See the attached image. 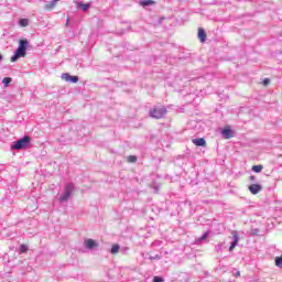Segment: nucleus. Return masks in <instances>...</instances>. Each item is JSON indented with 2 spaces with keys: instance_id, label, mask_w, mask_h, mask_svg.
I'll list each match as a JSON object with an SVG mask.
<instances>
[{
  "instance_id": "6ab92c4d",
  "label": "nucleus",
  "mask_w": 282,
  "mask_h": 282,
  "mask_svg": "<svg viewBox=\"0 0 282 282\" xmlns=\"http://www.w3.org/2000/svg\"><path fill=\"white\" fill-rule=\"evenodd\" d=\"M2 83L6 87H8L11 83H12V78L11 77H4L2 79Z\"/></svg>"
},
{
  "instance_id": "f257e3e1",
  "label": "nucleus",
  "mask_w": 282,
  "mask_h": 282,
  "mask_svg": "<svg viewBox=\"0 0 282 282\" xmlns=\"http://www.w3.org/2000/svg\"><path fill=\"white\" fill-rule=\"evenodd\" d=\"M28 45H29L28 40H20L19 47L15 51V54L11 57V63H17L19 58H24L26 54Z\"/></svg>"
},
{
  "instance_id": "f8f14e48",
  "label": "nucleus",
  "mask_w": 282,
  "mask_h": 282,
  "mask_svg": "<svg viewBox=\"0 0 282 282\" xmlns=\"http://www.w3.org/2000/svg\"><path fill=\"white\" fill-rule=\"evenodd\" d=\"M79 8L80 10H83V12H87V10H89V8H91V3H84V2H79Z\"/></svg>"
},
{
  "instance_id": "9b49d317",
  "label": "nucleus",
  "mask_w": 282,
  "mask_h": 282,
  "mask_svg": "<svg viewBox=\"0 0 282 282\" xmlns=\"http://www.w3.org/2000/svg\"><path fill=\"white\" fill-rule=\"evenodd\" d=\"M237 243H239V236H237V234H234V242H231L229 250H235V248H237Z\"/></svg>"
},
{
  "instance_id": "393cba45",
  "label": "nucleus",
  "mask_w": 282,
  "mask_h": 282,
  "mask_svg": "<svg viewBox=\"0 0 282 282\" xmlns=\"http://www.w3.org/2000/svg\"><path fill=\"white\" fill-rule=\"evenodd\" d=\"M235 276H237V278L241 276V272L238 271V272L235 274Z\"/></svg>"
},
{
  "instance_id": "412c9836",
  "label": "nucleus",
  "mask_w": 282,
  "mask_h": 282,
  "mask_svg": "<svg viewBox=\"0 0 282 282\" xmlns=\"http://www.w3.org/2000/svg\"><path fill=\"white\" fill-rule=\"evenodd\" d=\"M153 282H164V280L160 276H154Z\"/></svg>"
},
{
  "instance_id": "4468645a",
  "label": "nucleus",
  "mask_w": 282,
  "mask_h": 282,
  "mask_svg": "<svg viewBox=\"0 0 282 282\" xmlns=\"http://www.w3.org/2000/svg\"><path fill=\"white\" fill-rule=\"evenodd\" d=\"M141 6L147 7V6H155V1L153 0H143L140 2Z\"/></svg>"
},
{
  "instance_id": "a211bd4d",
  "label": "nucleus",
  "mask_w": 282,
  "mask_h": 282,
  "mask_svg": "<svg viewBox=\"0 0 282 282\" xmlns=\"http://www.w3.org/2000/svg\"><path fill=\"white\" fill-rule=\"evenodd\" d=\"M19 23L21 28H28L30 21H28V19H21Z\"/></svg>"
},
{
  "instance_id": "dca6fc26",
  "label": "nucleus",
  "mask_w": 282,
  "mask_h": 282,
  "mask_svg": "<svg viewBox=\"0 0 282 282\" xmlns=\"http://www.w3.org/2000/svg\"><path fill=\"white\" fill-rule=\"evenodd\" d=\"M54 8H56V3L55 2H50V3L44 6L45 10H54Z\"/></svg>"
},
{
  "instance_id": "39448f33",
  "label": "nucleus",
  "mask_w": 282,
  "mask_h": 282,
  "mask_svg": "<svg viewBox=\"0 0 282 282\" xmlns=\"http://www.w3.org/2000/svg\"><path fill=\"white\" fill-rule=\"evenodd\" d=\"M248 188L251 195H259V193L263 191V186H261V184H251Z\"/></svg>"
},
{
  "instance_id": "1a4fd4ad",
  "label": "nucleus",
  "mask_w": 282,
  "mask_h": 282,
  "mask_svg": "<svg viewBox=\"0 0 282 282\" xmlns=\"http://www.w3.org/2000/svg\"><path fill=\"white\" fill-rule=\"evenodd\" d=\"M200 43H206V31L203 28H198V34H197Z\"/></svg>"
},
{
  "instance_id": "7ed1b4c3",
  "label": "nucleus",
  "mask_w": 282,
  "mask_h": 282,
  "mask_svg": "<svg viewBox=\"0 0 282 282\" xmlns=\"http://www.w3.org/2000/svg\"><path fill=\"white\" fill-rule=\"evenodd\" d=\"M164 116H166V108L165 107L154 108L153 110L150 111V117L154 118L155 120H160Z\"/></svg>"
},
{
  "instance_id": "ddd939ff",
  "label": "nucleus",
  "mask_w": 282,
  "mask_h": 282,
  "mask_svg": "<svg viewBox=\"0 0 282 282\" xmlns=\"http://www.w3.org/2000/svg\"><path fill=\"white\" fill-rule=\"evenodd\" d=\"M110 252L111 254H118V252H120V245L118 243L112 245Z\"/></svg>"
},
{
  "instance_id": "6e6552de",
  "label": "nucleus",
  "mask_w": 282,
  "mask_h": 282,
  "mask_svg": "<svg viewBox=\"0 0 282 282\" xmlns=\"http://www.w3.org/2000/svg\"><path fill=\"white\" fill-rule=\"evenodd\" d=\"M225 140H230V138H232V130L230 129V127H225V129L221 131Z\"/></svg>"
},
{
  "instance_id": "b1692460",
  "label": "nucleus",
  "mask_w": 282,
  "mask_h": 282,
  "mask_svg": "<svg viewBox=\"0 0 282 282\" xmlns=\"http://www.w3.org/2000/svg\"><path fill=\"white\" fill-rule=\"evenodd\" d=\"M249 180H250V182H254L257 178L254 177V175H251V176L249 177Z\"/></svg>"
},
{
  "instance_id": "0eeeda50",
  "label": "nucleus",
  "mask_w": 282,
  "mask_h": 282,
  "mask_svg": "<svg viewBox=\"0 0 282 282\" xmlns=\"http://www.w3.org/2000/svg\"><path fill=\"white\" fill-rule=\"evenodd\" d=\"M86 243V248H88V250H94V248H98V242H96V240L94 239H87L85 240Z\"/></svg>"
},
{
  "instance_id": "4be33fe9",
  "label": "nucleus",
  "mask_w": 282,
  "mask_h": 282,
  "mask_svg": "<svg viewBox=\"0 0 282 282\" xmlns=\"http://www.w3.org/2000/svg\"><path fill=\"white\" fill-rule=\"evenodd\" d=\"M262 85H264V87H268V85H270V79H263Z\"/></svg>"
},
{
  "instance_id": "5701e85b",
  "label": "nucleus",
  "mask_w": 282,
  "mask_h": 282,
  "mask_svg": "<svg viewBox=\"0 0 282 282\" xmlns=\"http://www.w3.org/2000/svg\"><path fill=\"white\" fill-rule=\"evenodd\" d=\"M207 237H208V231L205 232V235L202 238H199V241H204V239H206Z\"/></svg>"
},
{
  "instance_id": "20e7f679",
  "label": "nucleus",
  "mask_w": 282,
  "mask_h": 282,
  "mask_svg": "<svg viewBox=\"0 0 282 282\" xmlns=\"http://www.w3.org/2000/svg\"><path fill=\"white\" fill-rule=\"evenodd\" d=\"M72 191H74V185L67 184L64 195L61 196V202H67V199H69V196L72 195Z\"/></svg>"
},
{
  "instance_id": "423d86ee",
  "label": "nucleus",
  "mask_w": 282,
  "mask_h": 282,
  "mask_svg": "<svg viewBox=\"0 0 282 282\" xmlns=\"http://www.w3.org/2000/svg\"><path fill=\"white\" fill-rule=\"evenodd\" d=\"M61 78L66 83H78V76H72L68 73H63Z\"/></svg>"
},
{
  "instance_id": "9d476101",
  "label": "nucleus",
  "mask_w": 282,
  "mask_h": 282,
  "mask_svg": "<svg viewBox=\"0 0 282 282\" xmlns=\"http://www.w3.org/2000/svg\"><path fill=\"white\" fill-rule=\"evenodd\" d=\"M192 142L195 147H206V139L204 138L193 139Z\"/></svg>"
},
{
  "instance_id": "f3484780",
  "label": "nucleus",
  "mask_w": 282,
  "mask_h": 282,
  "mask_svg": "<svg viewBox=\"0 0 282 282\" xmlns=\"http://www.w3.org/2000/svg\"><path fill=\"white\" fill-rule=\"evenodd\" d=\"M128 162H129L130 164H135V162H138V156H135V155H129V156H128Z\"/></svg>"
},
{
  "instance_id": "a878e982",
  "label": "nucleus",
  "mask_w": 282,
  "mask_h": 282,
  "mask_svg": "<svg viewBox=\"0 0 282 282\" xmlns=\"http://www.w3.org/2000/svg\"><path fill=\"white\" fill-rule=\"evenodd\" d=\"M0 61H3V55L0 54Z\"/></svg>"
},
{
  "instance_id": "2eb2a0df",
  "label": "nucleus",
  "mask_w": 282,
  "mask_h": 282,
  "mask_svg": "<svg viewBox=\"0 0 282 282\" xmlns=\"http://www.w3.org/2000/svg\"><path fill=\"white\" fill-rule=\"evenodd\" d=\"M251 169L254 173H261V171H263V165H253Z\"/></svg>"
},
{
  "instance_id": "aec40b11",
  "label": "nucleus",
  "mask_w": 282,
  "mask_h": 282,
  "mask_svg": "<svg viewBox=\"0 0 282 282\" xmlns=\"http://www.w3.org/2000/svg\"><path fill=\"white\" fill-rule=\"evenodd\" d=\"M20 250L23 254H25V252H28V245H21Z\"/></svg>"
},
{
  "instance_id": "f03ea898",
  "label": "nucleus",
  "mask_w": 282,
  "mask_h": 282,
  "mask_svg": "<svg viewBox=\"0 0 282 282\" xmlns=\"http://www.w3.org/2000/svg\"><path fill=\"white\" fill-rule=\"evenodd\" d=\"M30 142H32V138H30V135H25L22 139L14 141L11 149L21 151V149H26V147H30Z\"/></svg>"
}]
</instances>
